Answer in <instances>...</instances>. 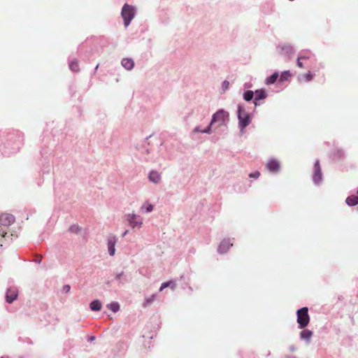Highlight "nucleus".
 I'll list each match as a JSON object with an SVG mask.
<instances>
[{
    "label": "nucleus",
    "instance_id": "c85d7f7f",
    "mask_svg": "<svg viewBox=\"0 0 358 358\" xmlns=\"http://www.w3.org/2000/svg\"><path fill=\"white\" fill-rule=\"evenodd\" d=\"M260 176V173L259 171H255V173H252L249 175V177L250 178H258Z\"/></svg>",
    "mask_w": 358,
    "mask_h": 358
},
{
    "label": "nucleus",
    "instance_id": "f257e3e1",
    "mask_svg": "<svg viewBox=\"0 0 358 358\" xmlns=\"http://www.w3.org/2000/svg\"><path fill=\"white\" fill-rule=\"evenodd\" d=\"M229 113L223 110H220L213 115L212 120L210 125L204 130L201 131L203 133H209L210 131L211 126L218 122L220 125L224 124L225 120L228 119Z\"/></svg>",
    "mask_w": 358,
    "mask_h": 358
},
{
    "label": "nucleus",
    "instance_id": "f704fd0d",
    "mask_svg": "<svg viewBox=\"0 0 358 358\" xmlns=\"http://www.w3.org/2000/svg\"><path fill=\"white\" fill-rule=\"evenodd\" d=\"M38 263L41 262V257H40V259L39 258H37V260H36Z\"/></svg>",
    "mask_w": 358,
    "mask_h": 358
},
{
    "label": "nucleus",
    "instance_id": "ea45409f",
    "mask_svg": "<svg viewBox=\"0 0 358 358\" xmlns=\"http://www.w3.org/2000/svg\"><path fill=\"white\" fill-rule=\"evenodd\" d=\"M1 358H3V357H1Z\"/></svg>",
    "mask_w": 358,
    "mask_h": 358
},
{
    "label": "nucleus",
    "instance_id": "dca6fc26",
    "mask_svg": "<svg viewBox=\"0 0 358 358\" xmlns=\"http://www.w3.org/2000/svg\"><path fill=\"white\" fill-rule=\"evenodd\" d=\"M313 336V332L308 329H303L301 334L300 336L301 339L309 341Z\"/></svg>",
    "mask_w": 358,
    "mask_h": 358
},
{
    "label": "nucleus",
    "instance_id": "20e7f679",
    "mask_svg": "<svg viewBox=\"0 0 358 358\" xmlns=\"http://www.w3.org/2000/svg\"><path fill=\"white\" fill-rule=\"evenodd\" d=\"M126 220L131 228H141L143 224V218L136 214H128L126 215Z\"/></svg>",
    "mask_w": 358,
    "mask_h": 358
},
{
    "label": "nucleus",
    "instance_id": "39448f33",
    "mask_svg": "<svg viewBox=\"0 0 358 358\" xmlns=\"http://www.w3.org/2000/svg\"><path fill=\"white\" fill-rule=\"evenodd\" d=\"M238 120H239L240 127L242 129L246 127L248 125L250 124V117L248 113H246L243 110V109L241 106H238Z\"/></svg>",
    "mask_w": 358,
    "mask_h": 358
},
{
    "label": "nucleus",
    "instance_id": "4468645a",
    "mask_svg": "<svg viewBox=\"0 0 358 358\" xmlns=\"http://www.w3.org/2000/svg\"><path fill=\"white\" fill-rule=\"evenodd\" d=\"M280 48H281V54L285 55L287 57H290L294 53V49L289 45H283Z\"/></svg>",
    "mask_w": 358,
    "mask_h": 358
},
{
    "label": "nucleus",
    "instance_id": "a211bd4d",
    "mask_svg": "<svg viewBox=\"0 0 358 358\" xmlns=\"http://www.w3.org/2000/svg\"><path fill=\"white\" fill-rule=\"evenodd\" d=\"M101 303L99 300H94L90 304V309L93 311H99L101 309Z\"/></svg>",
    "mask_w": 358,
    "mask_h": 358
},
{
    "label": "nucleus",
    "instance_id": "9b49d317",
    "mask_svg": "<svg viewBox=\"0 0 358 358\" xmlns=\"http://www.w3.org/2000/svg\"><path fill=\"white\" fill-rule=\"evenodd\" d=\"M122 65L127 70H131L134 66V62L129 58H124L121 62Z\"/></svg>",
    "mask_w": 358,
    "mask_h": 358
},
{
    "label": "nucleus",
    "instance_id": "4be33fe9",
    "mask_svg": "<svg viewBox=\"0 0 358 358\" xmlns=\"http://www.w3.org/2000/svg\"><path fill=\"white\" fill-rule=\"evenodd\" d=\"M113 312H117L120 309V305L117 302H113L107 306Z\"/></svg>",
    "mask_w": 358,
    "mask_h": 358
},
{
    "label": "nucleus",
    "instance_id": "72a5a7b5",
    "mask_svg": "<svg viewBox=\"0 0 358 358\" xmlns=\"http://www.w3.org/2000/svg\"><path fill=\"white\" fill-rule=\"evenodd\" d=\"M128 233V230H126L124 234H122L123 236H124Z\"/></svg>",
    "mask_w": 358,
    "mask_h": 358
},
{
    "label": "nucleus",
    "instance_id": "393cba45",
    "mask_svg": "<svg viewBox=\"0 0 358 358\" xmlns=\"http://www.w3.org/2000/svg\"><path fill=\"white\" fill-rule=\"evenodd\" d=\"M145 206V211L147 213H150L153 210V206L148 202H146L143 206L142 208H143Z\"/></svg>",
    "mask_w": 358,
    "mask_h": 358
},
{
    "label": "nucleus",
    "instance_id": "bb28decb",
    "mask_svg": "<svg viewBox=\"0 0 358 358\" xmlns=\"http://www.w3.org/2000/svg\"><path fill=\"white\" fill-rule=\"evenodd\" d=\"M290 76H291V74L289 73V71H285V72H283V73H282V75L280 76V80L281 81L285 80H287V78L288 77H289Z\"/></svg>",
    "mask_w": 358,
    "mask_h": 358
},
{
    "label": "nucleus",
    "instance_id": "c9c22d12",
    "mask_svg": "<svg viewBox=\"0 0 358 358\" xmlns=\"http://www.w3.org/2000/svg\"><path fill=\"white\" fill-rule=\"evenodd\" d=\"M38 263L41 262V257H40V259L39 258H37V260H36Z\"/></svg>",
    "mask_w": 358,
    "mask_h": 358
},
{
    "label": "nucleus",
    "instance_id": "1a4fd4ad",
    "mask_svg": "<svg viewBox=\"0 0 358 358\" xmlns=\"http://www.w3.org/2000/svg\"><path fill=\"white\" fill-rule=\"evenodd\" d=\"M267 169L272 172H276L279 170V162L275 159H271L266 164Z\"/></svg>",
    "mask_w": 358,
    "mask_h": 358
},
{
    "label": "nucleus",
    "instance_id": "c756f323",
    "mask_svg": "<svg viewBox=\"0 0 358 358\" xmlns=\"http://www.w3.org/2000/svg\"><path fill=\"white\" fill-rule=\"evenodd\" d=\"M6 234V230L5 229L1 228V226H0V238L5 237Z\"/></svg>",
    "mask_w": 358,
    "mask_h": 358
},
{
    "label": "nucleus",
    "instance_id": "9d476101",
    "mask_svg": "<svg viewBox=\"0 0 358 358\" xmlns=\"http://www.w3.org/2000/svg\"><path fill=\"white\" fill-rule=\"evenodd\" d=\"M116 243V238L115 236H111L108 240V249L110 255L113 256L115 255V245Z\"/></svg>",
    "mask_w": 358,
    "mask_h": 358
},
{
    "label": "nucleus",
    "instance_id": "b1692460",
    "mask_svg": "<svg viewBox=\"0 0 358 358\" xmlns=\"http://www.w3.org/2000/svg\"><path fill=\"white\" fill-rule=\"evenodd\" d=\"M155 297H156V294H152L150 297L146 298L145 299V302H144L143 306H147L148 305H150L155 301Z\"/></svg>",
    "mask_w": 358,
    "mask_h": 358
},
{
    "label": "nucleus",
    "instance_id": "2eb2a0df",
    "mask_svg": "<svg viewBox=\"0 0 358 358\" xmlns=\"http://www.w3.org/2000/svg\"><path fill=\"white\" fill-rule=\"evenodd\" d=\"M266 97V94L264 90H257L255 92V105H257V101L264 99Z\"/></svg>",
    "mask_w": 358,
    "mask_h": 358
},
{
    "label": "nucleus",
    "instance_id": "423d86ee",
    "mask_svg": "<svg viewBox=\"0 0 358 358\" xmlns=\"http://www.w3.org/2000/svg\"><path fill=\"white\" fill-rule=\"evenodd\" d=\"M15 222V217L13 215L8 213H3L0 215V226L1 228L10 226Z\"/></svg>",
    "mask_w": 358,
    "mask_h": 358
},
{
    "label": "nucleus",
    "instance_id": "2f4dec72",
    "mask_svg": "<svg viewBox=\"0 0 358 358\" xmlns=\"http://www.w3.org/2000/svg\"><path fill=\"white\" fill-rule=\"evenodd\" d=\"M64 290H66V292H68L70 290L71 287L69 285H66L64 287Z\"/></svg>",
    "mask_w": 358,
    "mask_h": 358
},
{
    "label": "nucleus",
    "instance_id": "6e6552de",
    "mask_svg": "<svg viewBox=\"0 0 358 358\" xmlns=\"http://www.w3.org/2000/svg\"><path fill=\"white\" fill-rule=\"evenodd\" d=\"M322 179V172L318 160L316 161L314 165V175L313 180L315 183H319Z\"/></svg>",
    "mask_w": 358,
    "mask_h": 358
},
{
    "label": "nucleus",
    "instance_id": "473e14b6",
    "mask_svg": "<svg viewBox=\"0 0 358 358\" xmlns=\"http://www.w3.org/2000/svg\"><path fill=\"white\" fill-rule=\"evenodd\" d=\"M302 57H304V59H309V56L304 55Z\"/></svg>",
    "mask_w": 358,
    "mask_h": 358
},
{
    "label": "nucleus",
    "instance_id": "ddd939ff",
    "mask_svg": "<svg viewBox=\"0 0 358 358\" xmlns=\"http://www.w3.org/2000/svg\"><path fill=\"white\" fill-rule=\"evenodd\" d=\"M232 245L233 243H231L229 240H224L220 243L218 250L220 252H225Z\"/></svg>",
    "mask_w": 358,
    "mask_h": 358
},
{
    "label": "nucleus",
    "instance_id": "f03ea898",
    "mask_svg": "<svg viewBox=\"0 0 358 358\" xmlns=\"http://www.w3.org/2000/svg\"><path fill=\"white\" fill-rule=\"evenodd\" d=\"M297 323L300 329H303L310 322V316L308 315V309L307 307H303L296 312Z\"/></svg>",
    "mask_w": 358,
    "mask_h": 358
},
{
    "label": "nucleus",
    "instance_id": "f3484780",
    "mask_svg": "<svg viewBox=\"0 0 358 358\" xmlns=\"http://www.w3.org/2000/svg\"><path fill=\"white\" fill-rule=\"evenodd\" d=\"M346 203L348 206H353L358 204V196L351 195L346 199Z\"/></svg>",
    "mask_w": 358,
    "mask_h": 358
},
{
    "label": "nucleus",
    "instance_id": "412c9836",
    "mask_svg": "<svg viewBox=\"0 0 358 358\" xmlns=\"http://www.w3.org/2000/svg\"><path fill=\"white\" fill-rule=\"evenodd\" d=\"M171 285H172L173 286L171 287V288L173 289L175 286H176V284L172 282V281H169V282H163L159 288V292H162L164 289L171 286Z\"/></svg>",
    "mask_w": 358,
    "mask_h": 358
},
{
    "label": "nucleus",
    "instance_id": "7ed1b4c3",
    "mask_svg": "<svg viewBox=\"0 0 358 358\" xmlns=\"http://www.w3.org/2000/svg\"><path fill=\"white\" fill-rule=\"evenodd\" d=\"M135 9L133 6L125 3L122 9L121 15L124 20V24L127 27L134 17Z\"/></svg>",
    "mask_w": 358,
    "mask_h": 358
},
{
    "label": "nucleus",
    "instance_id": "6ab92c4d",
    "mask_svg": "<svg viewBox=\"0 0 358 358\" xmlns=\"http://www.w3.org/2000/svg\"><path fill=\"white\" fill-rule=\"evenodd\" d=\"M278 78V73L275 72L273 75H271L270 77L266 78V85L273 84L276 81Z\"/></svg>",
    "mask_w": 358,
    "mask_h": 358
},
{
    "label": "nucleus",
    "instance_id": "f8f14e48",
    "mask_svg": "<svg viewBox=\"0 0 358 358\" xmlns=\"http://www.w3.org/2000/svg\"><path fill=\"white\" fill-rule=\"evenodd\" d=\"M149 180L154 183H158L161 180V176L157 171H152L149 174Z\"/></svg>",
    "mask_w": 358,
    "mask_h": 358
},
{
    "label": "nucleus",
    "instance_id": "58836bf2",
    "mask_svg": "<svg viewBox=\"0 0 358 358\" xmlns=\"http://www.w3.org/2000/svg\"><path fill=\"white\" fill-rule=\"evenodd\" d=\"M357 194H358V190H357Z\"/></svg>",
    "mask_w": 358,
    "mask_h": 358
},
{
    "label": "nucleus",
    "instance_id": "a878e982",
    "mask_svg": "<svg viewBox=\"0 0 358 358\" xmlns=\"http://www.w3.org/2000/svg\"><path fill=\"white\" fill-rule=\"evenodd\" d=\"M313 74L311 73L310 72H308L306 74H304L303 76V78L306 80V81H311L313 79Z\"/></svg>",
    "mask_w": 358,
    "mask_h": 358
},
{
    "label": "nucleus",
    "instance_id": "aec40b11",
    "mask_svg": "<svg viewBox=\"0 0 358 358\" xmlns=\"http://www.w3.org/2000/svg\"><path fill=\"white\" fill-rule=\"evenodd\" d=\"M69 66L70 69L74 72H78L79 71V64L76 60L71 61L70 62Z\"/></svg>",
    "mask_w": 358,
    "mask_h": 358
},
{
    "label": "nucleus",
    "instance_id": "5701e85b",
    "mask_svg": "<svg viewBox=\"0 0 358 358\" xmlns=\"http://www.w3.org/2000/svg\"><path fill=\"white\" fill-rule=\"evenodd\" d=\"M253 96L254 92L252 91L248 90L244 93L243 97L245 101H249L252 99Z\"/></svg>",
    "mask_w": 358,
    "mask_h": 358
},
{
    "label": "nucleus",
    "instance_id": "7c9ffc66",
    "mask_svg": "<svg viewBox=\"0 0 358 358\" xmlns=\"http://www.w3.org/2000/svg\"><path fill=\"white\" fill-rule=\"evenodd\" d=\"M229 83L227 80H224L223 83H222V87L224 90H227L229 88Z\"/></svg>",
    "mask_w": 358,
    "mask_h": 358
},
{
    "label": "nucleus",
    "instance_id": "4c0bfd02",
    "mask_svg": "<svg viewBox=\"0 0 358 358\" xmlns=\"http://www.w3.org/2000/svg\"><path fill=\"white\" fill-rule=\"evenodd\" d=\"M94 336H92V337L91 338V340H94Z\"/></svg>",
    "mask_w": 358,
    "mask_h": 358
},
{
    "label": "nucleus",
    "instance_id": "0eeeda50",
    "mask_svg": "<svg viewBox=\"0 0 358 358\" xmlns=\"http://www.w3.org/2000/svg\"><path fill=\"white\" fill-rule=\"evenodd\" d=\"M18 292L16 288L11 287L8 289L6 295V301L9 303L13 302L17 296Z\"/></svg>",
    "mask_w": 358,
    "mask_h": 358
},
{
    "label": "nucleus",
    "instance_id": "e433bc0d",
    "mask_svg": "<svg viewBox=\"0 0 358 358\" xmlns=\"http://www.w3.org/2000/svg\"><path fill=\"white\" fill-rule=\"evenodd\" d=\"M199 130L196 128L195 129L194 131H199Z\"/></svg>",
    "mask_w": 358,
    "mask_h": 358
},
{
    "label": "nucleus",
    "instance_id": "cd10ccee",
    "mask_svg": "<svg viewBox=\"0 0 358 358\" xmlns=\"http://www.w3.org/2000/svg\"><path fill=\"white\" fill-rule=\"evenodd\" d=\"M303 59H304V57H298L297 58V66L301 69L304 67L303 64L302 62Z\"/></svg>",
    "mask_w": 358,
    "mask_h": 358
}]
</instances>
